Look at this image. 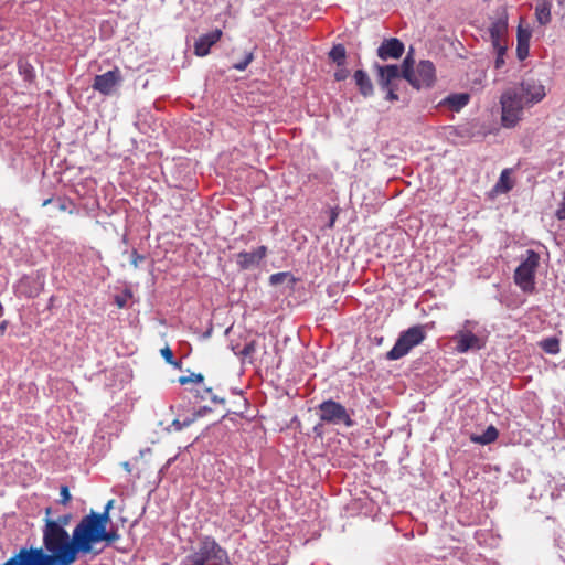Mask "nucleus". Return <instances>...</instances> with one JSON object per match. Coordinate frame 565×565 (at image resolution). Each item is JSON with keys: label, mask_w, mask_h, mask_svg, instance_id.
Wrapping results in <instances>:
<instances>
[{"label": "nucleus", "mask_w": 565, "mask_h": 565, "mask_svg": "<svg viewBox=\"0 0 565 565\" xmlns=\"http://www.w3.org/2000/svg\"><path fill=\"white\" fill-rule=\"evenodd\" d=\"M62 554L67 565H73L79 557L98 556L105 547L113 545L120 539L117 530H108L104 516L95 515L90 511L84 515L72 531L70 539L61 532Z\"/></svg>", "instance_id": "nucleus-1"}, {"label": "nucleus", "mask_w": 565, "mask_h": 565, "mask_svg": "<svg viewBox=\"0 0 565 565\" xmlns=\"http://www.w3.org/2000/svg\"><path fill=\"white\" fill-rule=\"evenodd\" d=\"M43 547H21L1 565H67L62 552L42 537Z\"/></svg>", "instance_id": "nucleus-2"}, {"label": "nucleus", "mask_w": 565, "mask_h": 565, "mask_svg": "<svg viewBox=\"0 0 565 565\" xmlns=\"http://www.w3.org/2000/svg\"><path fill=\"white\" fill-rule=\"evenodd\" d=\"M227 553L211 536H204L182 561L181 565H225Z\"/></svg>", "instance_id": "nucleus-3"}, {"label": "nucleus", "mask_w": 565, "mask_h": 565, "mask_svg": "<svg viewBox=\"0 0 565 565\" xmlns=\"http://www.w3.org/2000/svg\"><path fill=\"white\" fill-rule=\"evenodd\" d=\"M458 353L479 351L486 347L487 337L480 330L479 323L475 320H466L460 329L452 337Z\"/></svg>", "instance_id": "nucleus-4"}, {"label": "nucleus", "mask_w": 565, "mask_h": 565, "mask_svg": "<svg viewBox=\"0 0 565 565\" xmlns=\"http://www.w3.org/2000/svg\"><path fill=\"white\" fill-rule=\"evenodd\" d=\"M402 75L413 87L419 89L422 87H429L435 81V66L430 61H420L413 70V60L409 54L402 63Z\"/></svg>", "instance_id": "nucleus-5"}, {"label": "nucleus", "mask_w": 565, "mask_h": 565, "mask_svg": "<svg viewBox=\"0 0 565 565\" xmlns=\"http://www.w3.org/2000/svg\"><path fill=\"white\" fill-rule=\"evenodd\" d=\"M501 125L504 128H513L522 119L523 110L527 106L515 89L508 88L500 98Z\"/></svg>", "instance_id": "nucleus-6"}, {"label": "nucleus", "mask_w": 565, "mask_h": 565, "mask_svg": "<svg viewBox=\"0 0 565 565\" xmlns=\"http://www.w3.org/2000/svg\"><path fill=\"white\" fill-rule=\"evenodd\" d=\"M426 338L424 326L417 324L403 331L396 340L394 347L386 353L390 361L399 360L416 345L420 344Z\"/></svg>", "instance_id": "nucleus-7"}, {"label": "nucleus", "mask_w": 565, "mask_h": 565, "mask_svg": "<svg viewBox=\"0 0 565 565\" xmlns=\"http://www.w3.org/2000/svg\"><path fill=\"white\" fill-rule=\"evenodd\" d=\"M539 264L540 255L533 249H527L525 258L514 271V282L522 291L532 292L535 289V273Z\"/></svg>", "instance_id": "nucleus-8"}, {"label": "nucleus", "mask_w": 565, "mask_h": 565, "mask_svg": "<svg viewBox=\"0 0 565 565\" xmlns=\"http://www.w3.org/2000/svg\"><path fill=\"white\" fill-rule=\"evenodd\" d=\"M509 14L505 6H499L489 15V35L491 44L508 43Z\"/></svg>", "instance_id": "nucleus-9"}, {"label": "nucleus", "mask_w": 565, "mask_h": 565, "mask_svg": "<svg viewBox=\"0 0 565 565\" xmlns=\"http://www.w3.org/2000/svg\"><path fill=\"white\" fill-rule=\"evenodd\" d=\"M318 409L322 422L333 425L343 424L347 427H352L354 425V422L351 419L345 407L338 402L332 399L323 401L319 404Z\"/></svg>", "instance_id": "nucleus-10"}, {"label": "nucleus", "mask_w": 565, "mask_h": 565, "mask_svg": "<svg viewBox=\"0 0 565 565\" xmlns=\"http://www.w3.org/2000/svg\"><path fill=\"white\" fill-rule=\"evenodd\" d=\"M70 520L71 515H62L57 520L46 518L44 520L45 523L42 530V537L45 539L49 544L51 543L56 548L62 551L63 543L61 542H63V539H61L62 536L60 533L62 532L64 536L66 535V539L71 537V535L65 529V526L70 523Z\"/></svg>", "instance_id": "nucleus-11"}, {"label": "nucleus", "mask_w": 565, "mask_h": 565, "mask_svg": "<svg viewBox=\"0 0 565 565\" xmlns=\"http://www.w3.org/2000/svg\"><path fill=\"white\" fill-rule=\"evenodd\" d=\"M511 89L518 90L520 98H522L527 106L540 103L546 96L545 86L540 79L534 77L524 78L519 86L511 87Z\"/></svg>", "instance_id": "nucleus-12"}, {"label": "nucleus", "mask_w": 565, "mask_h": 565, "mask_svg": "<svg viewBox=\"0 0 565 565\" xmlns=\"http://www.w3.org/2000/svg\"><path fill=\"white\" fill-rule=\"evenodd\" d=\"M121 81V72L115 67L104 74L96 75L92 87L98 93L109 96L116 93Z\"/></svg>", "instance_id": "nucleus-13"}, {"label": "nucleus", "mask_w": 565, "mask_h": 565, "mask_svg": "<svg viewBox=\"0 0 565 565\" xmlns=\"http://www.w3.org/2000/svg\"><path fill=\"white\" fill-rule=\"evenodd\" d=\"M267 247L259 246L253 252H239L236 255V264L243 269L247 270L259 265V263L266 257Z\"/></svg>", "instance_id": "nucleus-14"}, {"label": "nucleus", "mask_w": 565, "mask_h": 565, "mask_svg": "<svg viewBox=\"0 0 565 565\" xmlns=\"http://www.w3.org/2000/svg\"><path fill=\"white\" fill-rule=\"evenodd\" d=\"M377 74H379V85L381 88H387L388 86H396L395 81L402 75V66L398 65H376Z\"/></svg>", "instance_id": "nucleus-15"}, {"label": "nucleus", "mask_w": 565, "mask_h": 565, "mask_svg": "<svg viewBox=\"0 0 565 565\" xmlns=\"http://www.w3.org/2000/svg\"><path fill=\"white\" fill-rule=\"evenodd\" d=\"M404 52V44L395 38L385 40L377 49L380 58L386 61L388 58H398Z\"/></svg>", "instance_id": "nucleus-16"}, {"label": "nucleus", "mask_w": 565, "mask_h": 565, "mask_svg": "<svg viewBox=\"0 0 565 565\" xmlns=\"http://www.w3.org/2000/svg\"><path fill=\"white\" fill-rule=\"evenodd\" d=\"M222 36L221 30H214L210 33L201 35L194 43V53L198 56H205L210 53L211 46L220 41Z\"/></svg>", "instance_id": "nucleus-17"}, {"label": "nucleus", "mask_w": 565, "mask_h": 565, "mask_svg": "<svg viewBox=\"0 0 565 565\" xmlns=\"http://www.w3.org/2000/svg\"><path fill=\"white\" fill-rule=\"evenodd\" d=\"M354 81H355L356 86L359 87L360 93L364 97H369L373 94V92H374L373 84H372L369 75L366 74V72H364L363 70L355 71Z\"/></svg>", "instance_id": "nucleus-18"}, {"label": "nucleus", "mask_w": 565, "mask_h": 565, "mask_svg": "<svg viewBox=\"0 0 565 565\" xmlns=\"http://www.w3.org/2000/svg\"><path fill=\"white\" fill-rule=\"evenodd\" d=\"M552 2L550 0H539L535 6V17L541 25H546L551 22Z\"/></svg>", "instance_id": "nucleus-19"}, {"label": "nucleus", "mask_w": 565, "mask_h": 565, "mask_svg": "<svg viewBox=\"0 0 565 565\" xmlns=\"http://www.w3.org/2000/svg\"><path fill=\"white\" fill-rule=\"evenodd\" d=\"M468 94H454L445 99V104H447L455 111H459L462 107H465L468 104Z\"/></svg>", "instance_id": "nucleus-20"}, {"label": "nucleus", "mask_w": 565, "mask_h": 565, "mask_svg": "<svg viewBox=\"0 0 565 565\" xmlns=\"http://www.w3.org/2000/svg\"><path fill=\"white\" fill-rule=\"evenodd\" d=\"M329 57L339 67L343 66L347 58V51L342 44H335L329 52Z\"/></svg>", "instance_id": "nucleus-21"}, {"label": "nucleus", "mask_w": 565, "mask_h": 565, "mask_svg": "<svg viewBox=\"0 0 565 565\" xmlns=\"http://www.w3.org/2000/svg\"><path fill=\"white\" fill-rule=\"evenodd\" d=\"M498 438V430L493 426H489L482 435L472 437V440L475 443L481 444V445H488L493 443Z\"/></svg>", "instance_id": "nucleus-22"}, {"label": "nucleus", "mask_w": 565, "mask_h": 565, "mask_svg": "<svg viewBox=\"0 0 565 565\" xmlns=\"http://www.w3.org/2000/svg\"><path fill=\"white\" fill-rule=\"evenodd\" d=\"M540 345L548 354H557L559 352V341L557 338H546L541 341Z\"/></svg>", "instance_id": "nucleus-23"}, {"label": "nucleus", "mask_w": 565, "mask_h": 565, "mask_svg": "<svg viewBox=\"0 0 565 565\" xmlns=\"http://www.w3.org/2000/svg\"><path fill=\"white\" fill-rule=\"evenodd\" d=\"M512 189V182L509 177V170H503L495 184V190L501 193H505Z\"/></svg>", "instance_id": "nucleus-24"}, {"label": "nucleus", "mask_w": 565, "mask_h": 565, "mask_svg": "<svg viewBox=\"0 0 565 565\" xmlns=\"http://www.w3.org/2000/svg\"><path fill=\"white\" fill-rule=\"evenodd\" d=\"M492 46L497 53L494 66H495V68H501L505 63L504 55H505V52L508 49V43H499V44L493 43Z\"/></svg>", "instance_id": "nucleus-25"}, {"label": "nucleus", "mask_w": 565, "mask_h": 565, "mask_svg": "<svg viewBox=\"0 0 565 565\" xmlns=\"http://www.w3.org/2000/svg\"><path fill=\"white\" fill-rule=\"evenodd\" d=\"M195 419H196V415L186 417L184 420L174 419V420H172L168 430L170 431L171 429H173L174 431H180L183 428L189 427L192 423H194Z\"/></svg>", "instance_id": "nucleus-26"}, {"label": "nucleus", "mask_w": 565, "mask_h": 565, "mask_svg": "<svg viewBox=\"0 0 565 565\" xmlns=\"http://www.w3.org/2000/svg\"><path fill=\"white\" fill-rule=\"evenodd\" d=\"M253 60H254V54L252 52H249L245 55V57L242 61L235 63L233 65V68H235L237 71H245Z\"/></svg>", "instance_id": "nucleus-27"}, {"label": "nucleus", "mask_w": 565, "mask_h": 565, "mask_svg": "<svg viewBox=\"0 0 565 565\" xmlns=\"http://www.w3.org/2000/svg\"><path fill=\"white\" fill-rule=\"evenodd\" d=\"M203 381V375L201 373H193L189 376H180L179 377V383L184 385V384H188L190 382H195V383H200Z\"/></svg>", "instance_id": "nucleus-28"}, {"label": "nucleus", "mask_w": 565, "mask_h": 565, "mask_svg": "<svg viewBox=\"0 0 565 565\" xmlns=\"http://www.w3.org/2000/svg\"><path fill=\"white\" fill-rule=\"evenodd\" d=\"M255 351H256V343H255V341H250L244 345V348L239 352V355L247 358V356L253 355L255 353Z\"/></svg>", "instance_id": "nucleus-29"}, {"label": "nucleus", "mask_w": 565, "mask_h": 565, "mask_svg": "<svg viewBox=\"0 0 565 565\" xmlns=\"http://www.w3.org/2000/svg\"><path fill=\"white\" fill-rule=\"evenodd\" d=\"M161 355L167 363L171 365H178V363L174 361L173 352L169 347L161 349Z\"/></svg>", "instance_id": "nucleus-30"}, {"label": "nucleus", "mask_w": 565, "mask_h": 565, "mask_svg": "<svg viewBox=\"0 0 565 565\" xmlns=\"http://www.w3.org/2000/svg\"><path fill=\"white\" fill-rule=\"evenodd\" d=\"M113 504H114V500H109V501L106 503V505H105V508H104V511H103V512H95V515L104 516V519H105V525H106V526L108 525V522H109V520H110V518H109V512H110V510H111V508H113Z\"/></svg>", "instance_id": "nucleus-31"}, {"label": "nucleus", "mask_w": 565, "mask_h": 565, "mask_svg": "<svg viewBox=\"0 0 565 565\" xmlns=\"http://www.w3.org/2000/svg\"><path fill=\"white\" fill-rule=\"evenodd\" d=\"M289 277V273H277L273 274L269 278V281L273 286L279 285L285 281L286 278Z\"/></svg>", "instance_id": "nucleus-32"}, {"label": "nucleus", "mask_w": 565, "mask_h": 565, "mask_svg": "<svg viewBox=\"0 0 565 565\" xmlns=\"http://www.w3.org/2000/svg\"><path fill=\"white\" fill-rule=\"evenodd\" d=\"M20 73L24 75L25 79H31L33 77V70L31 65L26 63H20L19 64Z\"/></svg>", "instance_id": "nucleus-33"}, {"label": "nucleus", "mask_w": 565, "mask_h": 565, "mask_svg": "<svg viewBox=\"0 0 565 565\" xmlns=\"http://www.w3.org/2000/svg\"><path fill=\"white\" fill-rule=\"evenodd\" d=\"M60 495H61V500L60 502L64 505H66L72 497H71V493H70V490H68V487L67 486H62L61 487V490H60Z\"/></svg>", "instance_id": "nucleus-34"}, {"label": "nucleus", "mask_w": 565, "mask_h": 565, "mask_svg": "<svg viewBox=\"0 0 565 565\" xmlns=\"http://www.w3.org/2000/svg\"><path fill=\"white\" fill-rule=\"evenodd\" d=\"M555 216L561 221L565 220V191L563 192L562 201L555 212Z\"/></svg>", "instance_id": "nucleus-35"}, {"label": "nucleus", "mask_w": 565, "mask_h": 565, "mask_svg": "<svg viewBox=\"0 0 565 565\" xmlns=\"http://www.w3.org/2000/svg\"><path fill=\"white\" fill-rule=\"evenodd\" d=\"M396 86H388L387 88H382L383 90H386V99L390 102H396L398 100V95L396 94Z\"/></svg>", "instance_id": "nucleus-36"}, {"label": "nucleus", "mask_w": 565, "mask_h": 565, "mask_svg": "<svg viewBox=\"0 0 565 565\" xmlns=\"http://www.w3.org/2000/svg\"><path fill=\"white\" fill-rule=\"evenodd\" d=\"M143 260H145V256H143V255L138 254V252H137L136 249H134V250L131 252V262H130V263H131V265H132L135 268H138V267H139V264H140L141 262H143Z\"/></svg>", "instance_id": "nucleus-37"}, {"label": "nucleus", "mask_w": 565, "mask_h": 565, "mask_svg": "<svg viewBox=\"0 0 565 565\" xmlns=\"http://www.w3.org/2000/svg\"><path fill=\"white\" fill-rule=\"evenodd\" d=\"M349 71L347 68H339L335 73H334V78L335 81L338 82H341V81H344L348 78L349 76Z\"/></svg>", "instance_id": "nucleus-38"}, {"label": "nucleus", "mask_w": 565, "mask_h": 565, "mask_svg": "<svg viewBox=\"0 0 565 565\" xmlns=\"http://www.w3.org/2000/svg\"><path fill=\"white\" fill-rule=\"evenodd\" d=\"M527 54V47H525L523 50L522 47V44H521V35L519 34V46H518V55H519V58L523 60Z\"/></svg>", "instance_id": "nucleus-39"}, {"label": "nucleus", "mask_w": 565, "mask_h": 565, "mask_svg": "<svg viewBox=\"0 0 565 565\" xmlns=\"http://www.w3.org/2000/svg\"><path fill=\"white\" fill-rule=\"evenodd\" d=\"M211 399H212V402H214V403H222V404H223V403H225V399H224V398H218V397H217V396H215V395H214V396H212V397H211Z\"/></svg>", "instance_id": "nucleus-40"}, {"label": "nucleus", "mask_w": 565, "mask_h": 565, "mask_svg": "<svg viewBox=\"0 0 565 565\" xmlns=\"http://www.w3.org/2000/svg\"><path fill=\"white\" fill-rule=\"evenodd\" d=\"M122 468H124L126 471L130 472V465H129V462H124V463H122Z\"/></svg>", "instance_id": "nucleus-41"}, {"label": "nucleus", "mask_w": 565, "mask_h": 565, "mask_svg": "<svg viewBox=\"0 0 565 565\" xmlns=\"http://www.w3.org/2000/svg\"><path fill=\"white\" fill-rule=\"evenodd\" d=\"M51 202H52V198L46 199V200H44V202L42 203V206H46V205H49Z\"/></svg>", "instance_id": "nucleus-42"}, {"label": "nucleus", "mask_w": 565, "mask_h": 565, "mask_svg": "<svg viewBox=\"0 0 565 565\" xmlns=\"http://www.w3.org/2000/svg\"><path fill=\"white\" fill-rule=\"evenodd\" d=\"M58 209H60L61 211H65V210H66V205H65L64 203H61V204H60V206H58Z\"/></svg>", "instance_id": "nucleus-43"}, {"label": "nucleus", "mask_w": 565, "mask_h": 565, "mask_svg": "<svg viewBox=\"0 0 565 565\" xmlns=\"http://www.w3.org/2000/svg\"><path fill=\"white\" fill-rule=\"evenodd\" d=\"M117 303L119 307H122L125 305V302L122 300H117Z\"/></svg>", "instance_id": "nucleus-44"}, {"label": "nucleus", "mask_w": 565, "mask_h": 565, "mask_svg": "<svg viewBox=\"0 0 565 565\" xmlns=\"http://www.w3.org/2000/svg\"><path fill=\"white\" fill-rule=\"evenodd\" d=\"M4 328H6V322H2V323L0 324V329H1V330H3Z\"/></svg>", "instance_id": "nucleus-45"}, {"label": "nucleus", "mask_w": 565, "mask_h": 565, "mask_svg": "<svg viewBox=\"0 0 565 565\" xmlns=\"http://www.w3.org/2000/svg\"><path fill=\"white\" fill-rule=\"evenodd\" d=\"M333 222H334V216L331 218L330 226L333 225Z\"/></svg>", "instance_id": "nucleus-46"}]
</instances>
